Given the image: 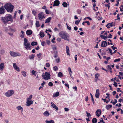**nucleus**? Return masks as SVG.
<instances>
[{"instance_id":"72a5a7b5","label":"nucleus","mask_w":123,"mask_h":123,"mask_svg":"<svg viewBox=\"0 0 123 123\" xmlns=\"http://www.w3.org/2000/svg\"><path fill=\"white\" fill-rule=\"evenodd\" d=\"M37 42H33L31 43V44L32 46H34L37 45Z\"/></svg>"},{"instance_id":"473e14b6","label":"nucleus","mask_w":123,"mask_h":123,"mask_svg":"<svg viewBox=\"0 0 123 123\" xmlns=\"http://www.w3.org/2000/svg\"><path fill=\"white\" fill-rule=\"evenodd\" d=\"M62 5L64 7H66L68 6L67 3L66 2H64L62 4Z\"/></svg>"},{"instance_id":"bf43d9fd","label":"nucleus","mask_w":123,"mask_h":123,"mask_svg":"<svg viewBox=\"0 0 123 123\" xmlns=\"http://www.w3.org/2000/svg\"><path fill=\"white\" fill-rule=\"evenodd\" d=\"M88 100V97L87 96L85 98V101H87Z\"/></svg>"},{"instance_id":"c85d7f7f","label":"nucleus","mask_w":123,"mask_h":123,"mask_svg":"<svg viewBox=\"0 0 123 123\" xmlns=\"http://www.w3.org/2000/svg\"><path fill=\"white\" fill-rule=\"evenodd\" d=\"M35 24L36 26L37 27H38L40 26V25L39 23V22L37 20L36 21Z\"/></svg>"},{"instance_id":"f704fd0d","label":"nucleus","mask_w":123,"mask_h":123,"mask_svg":"<svg viewBox=\"0 0 123 123\" xmlns=\"http://www.w3.org/2000/svg\"><path fill=\"white\" fill-rule=\"evenodd\" d=\"M22 75L24 76H26V73L25 71H22L21 72Z\"/></svg>"},{"instance_id":"393cba45","label":"nucleus","mask_w":123,"mask_h":123,"mask_svg":"<svg viewBox=\"0 0 123 123\" xmlns=\"http://www.w3.org/2000/svg\"><path fill=\"white\" fill-rule=\"evenodd\" d=\"M112 106L111 105H107L106 106V108L107 110H108L110 108H111Z\"/></svg>"},{"instance_id":"774afa93","label":"nucleus","mask_w":123,"mask_h":123,"mask_svg":"<svg viewBox=\"0 0 123 123\" xmlns=\"http://www.w3.org/2000/svg\"><path fill=\"white\" fill-rule=\"evenodd\" d=\"M95 27V25H94L92 27L91 29L92 30H93L94 29Z\"/></svg>"},{"instance_id":"9d476101","label":"nucleus","mask_w":123,"mask_h":123,"mask_svg":"<svg viewBox=\"0 0 123 123\" xmlns=\"http://www.w3.org/2000/svg\"><path fill=\"white\" fill-rule=\"evenodd\" d=\"M101 111L100 109L97 110L96 112V114L97 116L98 117H99L101 114Z\"/></svg>"},{"instance_id":"bb28decb","label":"nucleus","mask_w":123,"mask_h":123,"mask_svg":"<svg viewBox=\"0 0 123 123\" xmlns=\"http://www.w3.org/2000/svg\"><path fill=\"white\" fill-rule=\"evenodd\" d=\"M97 122V119L95 118H94L92 120V123H96Z\"/></svg>"},{"instance_id":"49530a36","label":"nucleus","mask_w":123,"mask_h":123,"mask_svg":"<svg viewBox=\"0 0 123 123\" xmlns=\"http://www.w3.org/2000/svg\"><path fill=\"white\" fill-rule=\"evenodd\" d=\"M107 68L108 69H110V70H111V68L110 65H108L107 67Z\"/></svg>"},{"instance_id":"864d4df0","label":"nucleus","mask_w":123,"mask_h":123,"mask_svg":"<svg viewBox=\"0 0 123 123\" xmlns=\"http://www.w3.org/2000/svg\"><path fill=\"white\" fill-rule=\"evenodd\" d=\"M113 46H114V45L112 46L111 47V48L112 49H113V50H114L115 49H117V48L116 47H114Z\"/></svg>"},{"instance_id":"4be33fe9","label":"nucleus","mask_w":123,"mask_h":123,"mask_svg":"<svg viewBox=\"0 0 123 123\" xmlns=\"http://www.w3.org/2000/svg\"><path fill=\"white\" fill-rule=\"evenodd\" d=\"M17 109L18 110H21L22 111H23V108L21 107L20 106H19L16 107Z\"/></svg>"},{"instance_id":"b1692460","label":"nucleus","mask_w":123,"mask_h":123,"mask_svg":"<svg viewBox=\"0 0 123 123\" xmlns=\"http://www.w3.org/2000/svg\"><path fill=\"white\" fill-rule=\"evenodd\" d=\"M59 95V92H57L55 93H54L53 94V97H56Z\"/></svg>"},{"instance_id":"a211bd4d","label":"nucleus","mask_w":123,"mask_h":123,"mask_svg":"<svg viewBox=\"0 0 123 123\" xmlns=\"http://www.w3.org/2000/svg\"><path fill=\"white\" fill-rule=\"evenodd\" d=\"M4 64L3 63H2L0 64V70L1 71L3 70L4 68Z\"/></svg>"},{"instance_id":"a18cd8bd","label":"nucleus","mask_w":123,"mask_h":123,"mask_svg":"<svg viewBox=\"0 0 123 123\" xmlns=\"http://www.w3.org/2000/svg\"><path fill=\"white\" fill-rule=\"evenodd\" d=\"M120 60V58H118L117 59H116L115 60L114 62H119V61Z\"/></svg>"},{"instance_id":"6ab92c4d","label":"nucleus","mask_w":123,"mask_h":123,"mask_svg":"<svg viewBox=\"0 0 123 123\" xmlns=\"http://www.w3.org/2000/svg\"><path fill=\"white\" fill-rule=\"evenodd\" d=\"M26 33L27 35H30L32 34V31L31 30H28L26 31Z\"/></svg>"},{"instance_id":"37998d69","label":"nucleus","mask_w":123,"mask_h":123,"mask_svg":"<svg viewBox=\"0 0 123 123\" xmlns=\"http://www.w3.org/2000/svg\"><path fill=\"white\" fill-rule=\"evenodd\" d=\"M114 85L115 87H116L117 86V83L115 82V81H114V84H113Z\"/></svg>"},{"instance_id":"0e129e2a","label":"nucleus","mask_w":123,"mask_h":123,"mask_svg":"<svg viewBox=\"0 0 123 123\" xmlns=\"http://www.w3.org/2000/svg\"><path fill=\"white\" fill-rule=\"evenodd\" d=\"M31 73L33 74L34 75L36 73V71L33 70L32 71Z\"/></svg>"},{"instance_id":"c756f323","label":"nucleus","mask_w":123,"mask_h":123,"mask_svg":"<svg viewBox=\"0 0 123 123\" xmlns=\"http://www.w3.org/2000/svg\"><path fill=\"white\" fill-rule=\"evenodd\" d=\"M40 35L42 37H43L44 36V34L43 32H40Z\"/></svg>"},{"instance_id":"2f4dec72","label":"nucleus","mask_w":123,"mask_h":123,"mask_svg":"<svg viewBox=\"0 0 123 123\" xmlns=\"http://www.w3.org/2000/svg\"><path fill=\"white\" fill-rule=\"evenodd\" d=\"M45 122L46 123H54V121L53 120H51L50 121L46 120Z\"/></svg>"},{"instance_id":"3c124183","label":"nucleus","mask_w":123,"mask_h":123,"mask_svg":"<svg viewBox=\"0 0 123 123\" xmlns=\"http://www.w3.org/2000/svg\"><path fill=\"white\" fill-rule=\"evenodd\" d=\"M45 12L47 14H49V11L47 9L45 10Z\"/></svg>"},{"instance_id":"8fccbe9b","label":"nucleus","mask_w":123,"mask_h":123,"mask_svg":"<svg viewBox=\"0 0 123 123\" xmlns=\"http://www.w3.org/2000/svg\"><path fill=\"white\" fill-rule=\"evenodd\" d=\"M112 36V35H111V34L110 33L109 34V36L108 37V38H111V37Z\"/></svg>"},{"instance_id":"69168bd1","label":"nucleus","mask_w":123,"mask_h":123,"mask_svg":"<svg viewBox=\"0 0 123 123\" xmlns=\"http://www.w3.org/2000/svg\"><path fill=\"white\" fill-rule=\"evenodd\" d=\"M117 19L119 20L120 19V17H119V14H117Z\"/></svg>"},{"instance_id":"4d7b16f0","label":"nucleus","mask_w":123,"mask_h":123,"mask_svg":"<svg viewBox=\"0 0 123 123\" xmlns=\"http://www.w3.org/2000/svg\"><path fill=\"white\" fill-rule=\"evenodd\" d=\"M64 109L65 110V111H68L69 110V109H68V108H65Z\"/></svg>"},{"instance_id":"4c0bfd02","label":"nucleus","mask_w":123,"mask_h":123,"mask_svg":"<svg viewBox=\"0 0 123 123\" xmlns=\"http://www.w3.org/2000/svg\"><path fill=\"white\" fill-rule=\"evenodd\" d=\"M86 116L88 117H89L91 116V115L90 113H88L87 111H86Z\"/></svg>"},{"instance_id":"680f3d73","label":"nucleus","mask_w":123,"mask_h":123,"mask_svg":"<svg viewBox=\"0 0 123 123\" xmlns=\"http://www.w3.org/2000/svg\"><path fill=\"white\" fill-rule=\"evenodd\" d=\"M57 40L59 42H60L61 41V40L60 38L58 37L57 38Z\"/></svg>"},{"instance_id":"7ed1b4c3","label":"nucleus","mask_w":123,"mask_h":123,"mask_svg":"<svg viewBox=\"0 0 123 123\" xmlns=\"http://www.w3.org/2000/svg\"><path fill=\"white\" fill-rule=\"evenodd\" d=\"M4 7L7 12H12L14 8V6L9 3L6 4L4 6Z\"/></svg>"},{"instance_id":"39448f33","label":"nucleus","mask_w":123,"mask_h":123,"mask_svg":"<svg viewBox=\"0 0 123 123\" xmlns=\"http://www.w3.org/2000/svg\"><path fill=\"white\" fill-rule=\"evenodd\" d=\"M9 53L10 55L13 57H16L21 55V54L20 53L14 52L13 51H10Z\"/></svg>"},{"instance_id":"6e6552de","label":"nucleus","mask_w":123,"mask_h":123,"mask_svg":"<svg viewBox=\"0 0 123 123\" xmlns=\"http://www.w3.org/2000/svg\"><path fill=\"white\" fill-rule=\"evenodd\" d=\"M25 46V48L27 50H31V46L30 44L29 43H28L27 44L24 45Z\"/></svg>"},{"instance_id":"5fc2aeb1","label":"nucleus","mask_w":123,"mask_h":123,"mask_svg":"<svg viewBox=\"0 0 123 123\" xmlns=\"http://www.w3.org/2000/svg\"><path fill=\"white\" fill-rule=\"evenodd\" d=\"M117 91L118 92H122L121 90H120V88H117Z\"/></svg>"},{"instance_id":"c9c22d12","label":"nucleus","mask_w":123,"mask_h":123,"mask_svg":"<svg viewBox=\"0 0 123 123\" xmlns=\"http://www.w3.org/2000/svg\"><path fill=\"white\" fill-rule=\"evenodd\" d=\"M34 57V55L32 54L31 55L29 56V58L30 59H33Z\"/></svg>"},{"instance_id":"e2e57ef3","label":"nucleus","mask_w":123,"mask_h":123,"mask_svg":"<svg viewBox=\"0 0 123 123\" xmlns=\"http://www.w3.org/2000/svg\"><path fill=\"white\" fill-rule=\"evenodd\" d=\"M46 42H47V43L48 44H50V41L49 40H47L46 41Z\"/></svg>"},{"instance_id":"c03bdc74","label":"nucleus","mask_w":123,"mask_h":123,"mask_svg":"<svg viewBox=\"0 0 123 123\" xmlns=\"http://www.w3.org/2000/svg\"><path fill=\"white\" fill-rule=\"evenodd\" d=\"M108 50L109 51L110 53H111V55H112L113 54V53L112 52V50H111V49L110 48H108Z\"/></svg>"},{"instance_id":"f257e3e1","label":"nucleus","mask_w":123,"mask_h":123,"mask_svg":"<svg viewBox=\"0 0 123 123\" xmlns=\"http://www.w3.org/2000/svg\"><path fill=\"white\" fill-rule=\"evenodd\" d=\"M1 19L5 24H6L9 21L13 22V18L11 15L9 14L8 16L5 17H2Z\"/></svg>"},{"instance_id":"9b49d317","label":"nucleus","mask_w":123,"mask_h":123,"mask_svg":"<svg viewBox=\"0 0 123 123\" xmlns=\"http://www.w3.org/2000/svg\"><path fill=\"white\" fill-rule=\"evenodd\" d=\"M51 104L52 107L55 109L57 111L58 110V107L56 106V105L53 103L51 102Z\"/></svg>"},{"instance_id":"0eeeda50","label":"nucleus","mask_w":123,"mask_h":123,"mask_svg":"<svg viewBox=\"0 0 123 123\" xmlns=\"http://www.w3.org/2000/svg\"><path fill=\"white\" fill-rule=\"evenodd\" d=\"M39 19L41 20L43 18H45V17L44 16V14L43 12H41L38 14Z\"/></svg>"},{"instance_id":"412c9836","label":"nucleus","mask_w":123,"mask_h":123,"mask_svg":"<svg viewBox=\"0 0 123 123\" xmlns=\"http://www.w3.org/2000/svg\"><path fill=\"white\" fill-rule=\"evenodd\" d=\"M51 19V18L50 17H49L47 18L45 20V23H49L50 22Z\"/></svg>"},{"instance_id":"4468645a","label":"nucleus","mask_w":123,"mask_h":123,"mask_svg":"<svg viewBox=\"0 0 123 123\" xmlns=\"http://www.w3.org/2000/svg\"><path fill=\"white\" fill-rule=\"evenodd\" d=\"M99 74L98 73H97L95 74V78L94 79L95 82H97V80L98 78V77L99 76Z\"/></svg>"},{"instance_id":"423d86ee","label":"nucleus","mask_w":123,"mask_h":123,"mask_svg":"<svg viewBox=\"0 0 123 123\" xmlns=\"http://www.w3.org/2000/svg\"><path fill=\"white\" fill-rule=\"evenodd\" d=\"M14 93V91L13 90L9 91L7 92H6L5 94V95L7 97H10Z\"/></svg>"},{"instance_id":"f8f14e48","label":"nucleus","mask_w":123,"mask_h":123,"mask_svg":"<svg viewBox=\"0 0 123 123\" xmlns=\"http://www.w3.org/2000/svg\"><path fill=\"white\" fill-rule=\"evenodd\" d=\"M107 45V42L106 41H103L102 42L101 46L102 47H104Z\"/></svg>"},{"instance_id":"ddd939ff","label":"nucleus","mask_w":123,"mask_h":123,"mask_svg":"<svg viewBox=\"0 0 123 123\" xmlns=\"http://www.w3.org/2000/svg\"><path fill=\"white\" fill-rule=\"evenodd\" d=\"M60 4V2L58 0H55L54 2L53 6H58Z\"/></svg>"},{"instance_id":"e433bc0d","label":"nucleus","mask_w":123,"mask_h":123,"mask_svg":"<svg viewBox=\"0 0 123 123\" xmlns=\"http://www.w3.org/2000/svg\"><path fill=\"white\" fill-rule=\"evenodd\" d=\"M52 48L54 50H56L57 49L56 47L54 45L52 46Z\"/></svg>"},{"instance_id":"09e8293b","label":"nucleus","mask_w":123,"mask_h":123,"mask_svg":"<svg viewBox=\"0 0 123 123\" xmlns=\"http://www.w3.org/2000/svg\"><path fill=\"white\" fill-rule=\"evenodd\" d=\"M46 67H49L50 66L49 64V63H47L46 64Z\"/></svg>"},{"instance_id":"7c9ffc66","label":"nucleus","mask_w":123,"mask_h":123,"mask_svg":"<svg viewBox=\"0 0 123 123\" xmlns=\"http://www.w3.org/2000/svg\"><path fill=\"white\" fill-rule=\"evenodd\" d=\"M63 76V74L61 72H59L58 74V77H62Z\"/></svg>"},{"instance_id":"58836bf2","label":"nucleus","mask_w":123,"mask_h":123,"mask_svg":"<svg viewBox=\"0 0 123 123\" xmlns=\"http://www.w3.org/2000/svg\"><path fill=\"white\" fill-rule=\"evenodd\" d=\"M81 19L79 20H77L75 22V24L76 25H78L80 22Z\"/></svg>"},{"instance_id":"ea45409f","label":"nucleus","mask_w":123,"mask_h":123,"mask_svg":"<svg viewBox=\"0 0 123 123\" xmlns=\"http://www.w3.org/2000/svg\"><path fill=\"white\" fill-rule=\"evenodd\" d=\"M55 61L57 63H58L60 62V58H58L55 60Z\"/></svg>"},{"instance_id":"79ce46f5","label":"nucleus","mask_w":123,"mask_h":123,"mask_svg":"<svg viewBox=\"0 0 123 123\" xmlns=\"http://www.w3.org/2000/svg\"><path fill=\"white\" fill-rule=\"evenodd\" d=\"M48 85L50 86H52L53 85V84L51 82H50L49 83Z\"/></svg>"},{"instance_id":"a19ab883","label":"nucleus","mask_w":123,"mask_h":123,"mask_svg":"<svg viewBox=\"0 0 123 123\" xmlns=\"http://www.w3.org/2000/svg\"><path fill=\"white\" fill-rule=\"evenodd\" d=\"M68 70L69 72V73H72V72L71 71L70 68V67L68 68Z\"/></svg>"},{"instance_id":"5701e85b","label":"nucleus","mask_w":123,"mask_h":123,"mask_svg":"<svg viewBox=\"0 0 123 123\" xmlns=\"http://www.w3.org/2000/svg\"><path fill=\"white\" fill-rule=\"evenodd\" d=\"M43 115L46 116L47 117L49 116V114L47 111H46L43 113Z\"/></svg>"},{"instance_id":"603ef678","label":"nucleus","mask_w":123,"mask_h":123,"mask_svg":"<svg viewBox=\"0 0 123 123\" xmlns=\"http://www.w3.org/2000/svg\"><path fill=\"white\" fill-rule=\"evenodd\" d=\"M110 23H108L106 25V26L108 28H109L110 27V26H109Z\"/></svg>"},{"instance_id":"052dcab7","label":"nucleus","mask_w":123,"mask_h":123,"mask_svg":"<svg viewBox=\"0 0 123 123\" xmlns=\"http://www.w3.org/2000/svg\"><path fill=\"white\" fill-rule=\"evenodd\" d=\"M66 86H67L68 87V88H69V85L68 84H67L66 83H65L64 84Z\"/></svg>"},{"instance_id":"de8ad7c7","label":"nucleus","mask_w":123,"mask_h":123,"mask_svg":"<svg viewBox=\"0 0 123 123\" xmlns=\"http://www.w3.org/2000/svg\"><path fill=\"white\" fill-rule=\"evenodd\" d=\"M54 70L55 71H56V70H57L58 69V68H57V67L56 66H55L53 68Z\"/></svg>"},{"instance_id":"aec40b11","label":"nucleus","mask_w":123,"mask_h":123,"mask_svg":"<svg viewBox=\"0 0 123 123\" xmlns=\"http://www.w3.org/2000/svg\"><path fill=\"white\" fill-rule=\"evenodd\" d=\"M69 51V50L68 46H66V52L68 55H70Z\"/></svg>"},{"instance_id":"dca6fc26","label":"nucleus","mask_w":123,"mask_h":123,"mask_svg":"<svg viewBox=\"0 0 123 123\" xmlns=\"http://www.w3.org/2000/svg\"><path fill=\"white\" fill-rule=\"evenodd\" d=\"M100 95L99 90V89H97L96 92L95 94V96L96 98H98Z\"/></svg>"},{"instance_id":"20e7f679","label":"nucleus","mask_w":123,"mask_h":123,"mask_svg":"<svg viewBox=\"0 0 123 123\" xmlns=\"http://www.w3.org/2000/svg\"><path fill=\"white\" fill-rule=\"evenodd\" d=\"M50 74L47 72H45V73H43L42 75L43 79L46 80H48L49 79H50Z\"/></svg>"},{"instance_id":"f03ea898","label":"nucleus","mask_w":123,"mask_h":123,"mask_svg":"<svg viewBox=\"0 0 123 123\" xmlns=\"http://www.w3.org/2000/svg\"><path fill=\"white\" fill-rule=\"evenodd\" d=\"M59 36L63 39L69 41V35L68 33L65 32L61 31L59 34Z\"/></svg>"},{"instance_id":"cd10ccee","label":"nucleus","mask_w":123,"mask_h":123,"mask_svg":"<svg viewBox=\"0 0 123 123\" xmlns=\"http://www.w3.org/2000/svg\"><path fill=\"white\" fill-rule=\"evenodd\" d=\"M24 44H27L28 43V40L26 38H25L24 39Z\"/></svg>"},{"instance_id":"a878e982","label":"nucleus","mask_w":123,"mask_h":123,"mask_svg":"<svg viewBox=\"0 0 123 123\" xmlns=\"http://www.w3.org/2000/svg\"><path fill=\"white\" fill-rule=\"evenodd\" d=\"M100 37L102 39H104L105 40L108 38V37H106L102 35H100Z\"/></svg>"},{"instance_id":"f3484780","label":"nucleus","mask_w":123,"mask_h":123,"mask_svg":"<svg viewBox=\"0 0 123 123\" xmlns=\"http://www.w3.org/2000/svg\"><path fill=\"white\" fill-rule=\"evenodd\" d=\"M33 102L32 101H26V105L28 106H30L32 104Z\"/></svg>"},{"instance_id":"6e6d98bb","label":"nucleus","mask_w":123,"mask_h":123,"mask_svg":"<svg viewBox=\"0 0 123 123\" xmlns=\"http://www.w3.org/2000/svg\"><path fill=\"white\" fill-rule=\"evenodd\" d=\"M67 28L69 31H70L71 30V27L69 26H67Z\"/></svg>"},{"instance_id":"338daca9","label":"nucleus","mask_w":123,"mask_h":123,"mask_svg":"<svg viewBox=\"0 0 123 123\" xmlns=\"http://www.w3.org/2000/svg\"><path fill=\"white\" fill-rule=\"evenodd\" d=\"M42 8L43 9H44L46 10V6H43V7H42Z\"/></svg>"},{"instance_id":"2eb2a0df","label":"nucleus","mask_w":123,"mask_h":123,"mask_svg":"<svg viewBox=\"0 0 123 123\" xmlns=\"http://www.w3.org/2000/svg\"><path fill=\"white\" fill-rule=\"evenodd\" d=\"M13 66L14 68L17 71L19 72V67H17L16 65V63H14L13 64Z\"/></svg>"},{"instance_id":"13d9d810","label":"nucleus","mask_w":123,"mask_h":123,"mask_svg":"<svg viewBox=\"0 0 123 123\" xmlns=\"http://www.w3.org/2000/svg\"><path fill=\"white\" fill-rule=\"evenodd\" d=\"M42 55V54L41 53H40L39 54H38L37 55V56L39 58L40 57V56Z\"/></svg>"},{"instance_id":"1a4fd4ad","label":"nucleus","mask_w":123,"mask_h":123,"mask_svg":"<svg viewBox=\"0 0 123 123\" xmlns=\"http://www.w3.org/2000/svg\"><path fill=\"white\" fill-rule=\"evenodd\" d=\"M5 12V10L3 6L0 8V14H3Z\"/></svg>"}]
</instances>
